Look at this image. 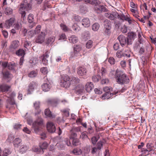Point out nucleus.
<instances>
[{"instance_id":"1","label":"nucleus","mask_w":156,"mask_h":156,"mask_svg":"<svg viewBox=\"0 0 156 156\" xmlns=\"http://www.w3.org/2000/svg\"><path fill=\"white\" fill-rule=\"evenodd\" d=\"M112 73L115 74V78L118 83L124 84L129 82V80L128 77L122 72L116 70L115 72L112 71Z\"/></svg>"},{"instance_id":"2","label":"nucleus","mask_w":156,"mask_h":156,"mask_svg":"<svg viewBox=\"0 0 156 156\" xmlns=\"http://www.w3.org/2000/svg\"><path fill=\"white\" fill-rule=\"evenodd\" d=\"M31 9L30 5L28 3L27 1H24L21 4V7L20 9V13L21 15L22 20L25 21L26 20V10H29Z\"/></svg>"},{"instance_id":"3","label":"nucleus","mask_w":156,"mask_h":156,"mask_svg":"<svg viewBox=\"0 0 156 156\" xmlns=\"http://www.w3.org/2000/svg\"><path fill=\"white\" fill-rule=\"evenodd\" d=\"M43 126H44L43 119L40 117L34 122L32 125V128L34 129V132L36 133H38Z\"/></svg>"},{"instance_id":"4","label":"nucleus","mask_w":156,"mask_h":156,"mask_svg":"<svg viewBox=\"0 0 156 156\" xmlns=\"http://www.w3.org/2000/svg\"><path fill=\"white\" fill-rule=\"evenodd\" d=\"M70 77L67 75L62 76L61 79V86L66 88H68L71 85Z\"/></svg>"},{"instance_id":"5","label":"nucleus","mask_w":156,"mask_h":156,"mask_svg":"<svg viewBox=\"0 0 156 156\" xmlns=\"http://www.w3.org/2000/svg\"><path fill=\"white\" fill-rule=\"evenodd\" d=\"M81 131L80 127H73L70 130L69 138L70 139L76 138L77 136V133Z\"/></svg>"},{"instance_id":"6","label":"nucleus","mask_w":156,"mask_h":156,"mask_svg":"<svg viewBox=\"0 0 156 156\" xmlns=\"http://www.w3.org/2000/svg\"><path fill=\"white\" fill-rule=\"evenodd\" d=\"M105 15L107 18L110 20H113L117 18L118 13L115 12H113L111 13L107 12L105 13Z\"/></svg>"},{"instance_id":"7","label":"nucleus","mask_w":156,"mask_h":156,"mask_svg":"<svg viewBox=\"0 0 156 156\" xmlns=\"http://www.w3.org/2000/svg\"><path fill=\"white\" fill-rule=\"evenodd\" d=\"M136 35L133 32H130L128 33V36L127 37V44L130 45L132 44V41L134 40Z\"/></svg>"},{"instance_id":"8","label":"nucleus","mask_w":156,"mask_h":156,"mask_svg":"<svg viewBox=\"0 0 156 156\" xmlns=\"http://www.w3.org/2000/svg\"><path fill=\"white\" fill-rule=\"evenodd\" d=\"M47 129L50 133H53L56 130L55 127L54 123L51 122H49L47 123Z\"/></svg>"},{"instance_id":"9","label":"nucleus","mask_w":156,"mask_h":156,"mask_svg":"<svg viewBox=\"0 0 156 156\" xmlns=\"http://www.w3.org/2000/svg\"><path fill=\"white\" fill-rule=\"evenodd\" d=\"M45 36V33L42 32L41 34L37 36L36 38L35 41L36 42L40 44L42 43L44 41Z\"/></svg>"},{"instance_id":"10","label":"nucleus","mask_w":156,"mask_h":156,"mask_svg":"<svg viewBox=\"0 0 156 156\" xmlns=\"http://www.w3.org/2000/svg\"><path fill=\"white\" fill-rule=\"evenodd\" d=\"M3 78L7 80V82H9L12 77V76L8 71H6L2 73Z\"/></svg>"},{"instance_id":"11","label":"nucleus","mask_w":156,"mask_h":156,"mask_svg":"<svg viewBox=\"0 0 156 156\" xmlns=\"http://www.w3.org/2000/svg\"><path fill=\"white\" fill-rule=\"evenodd\" d=\"M120 42V44L122 47H123L126 44H127V38L124 36L120 35L117 38Z\"/></svg>"},{"instance_id":"12","label":"nucleus","mask_w":156,"mask_h":156,"mask_svg":"<svg viewBox=\"0 0 156 156\" xmlns=\"http://www.w3.org/2000/svg\"><path fill=\"white\" fill-rule=\"evenodd\" d=\"M15 20V19L14 17H12L9 20H6L4 25L5 27L7 28H9L13 25Z\"/></svg>"},{"instance_id":"13","label":"nucleus","mask_w":156,"mask_h":156,"mask_svg":"<svg viewBox=\"0 0 156 156\" xmlns=\"http://www.w3.org/2000/svg\"><path fill=\"white\" fill-rule=\"evenodd\" d=\"M117 18L122 20V21H123L124 20L127 21L129 24H131V20L128 16H125L123 14L120 15L118 13V16H117Z\"/></svg>"},{"instance_id":"14","label":"nucleus","mask_w":156,"mask_h":156,"mask_svg":"<svg viewBox=\"0 0 156 156\" xmlns=\"http://www.w3.org/2000/svg\"><path fill=\"white\" fill-rule=\"evenodd\" d=\"M7 105H6V108L9 110L13 109L14 108V107L13 105L15 104L14 100H12L7 99L6 100Z\"/></svg>"},{"instance_id":"15","label":"nucleus","mask_w":156,"mask_h":156,"mask_svg":"<svg viewBox=\"0 0 156 156\" xmlns=\"http://www.w3.org/2000/svg\"><path fill=\"white\" fill-rule=\"evenodd\" d=\"M34 16L33 14H30L28 16L27 20L28 22L30 23H32L31 25L29 26L30 28H32L35 25V24L34 22Z\"/></svg>"},{"instance_id":"16","label":"nucleus","mask_w":156,"mask_h":156,"mask_svg":"<svg viewBox=\"0 0 156 156\" xmlns=\"http://www.w3.org/2000/svg\"><path fill=\"white\" fill-rule=\"evenodd\" d=\"M87 70L85 68L83 67H80L78 68L77 73L80 76L85 75L87 73Z\"/></svg>"},{"instance_id":"17","label":"nucleus","mask_w":156,"mask_h":156,"mask_svg":"<svg viewBox=\"0 0 156 156\" xmlns=\"http://www.w3.org/2000/svg\"><path fill=\"white\" fill-rule=\"evenodd\" d=\"M94 9L97 13H100L105 11L106 8L103 5H99L94 7Z\"/></svg>"},{"instance_id":"18","label":"nucleus","mask_w":156,"mask_h":156,"mask_svg":"<svg viewBox=\"0 0 156 156\" xmlns=\"http://www.w3.org/2000/svg\"><path fill=\"white\" fill-rule=\"evenodd\" d=\"M71 84L75 86L80 83V80L77 77L71 76L70 77Z\"/></svg>"},{"instance_id":"19","label":"nucleus","mask_w":156,"mask_h":156,"mask_svg":"<svg viewBox=\"0 0 156 156\" xmlns=\"http://www.w3.org/2000/svg\"><path fill=\"white\" fill-rule=\"evenodd\" d=\"M20 43L18 41L16 40L13 41L10 46V49L12 51L16 49L19 46Z\"/></svg>"},{"instance_id":"20","label":"nucleus","mask_w":156,"mask_h":156,"mask_svg":"<svg viewBox=\"0 0 156 156\" xmlns=\"http://www.w3.org/2000/svg\"><path fill=\"white\" fill-rule=\"evenodd\" d=\"M34 107L35 109V115H37L40 114L41 110L40 109V103L39 102H36L34 104Z\"/></svg>"},{"instance_id":"21","label":"nucleus","mask_w":156,"mask_h":156,"mask_svg":"<svg viewBox=\"0 0 156 156\" xmlns=\"http://www.w3.org/2000/svg\"><path fill=\"white\" fill-rule=\"evenodd\" d=\"M117 93H118V92H114V94L110 92H106L102 96V98L103 99H108L111 97L113 94H116Z\"/></svg>"},{"instance_id":"22","label":"nucleus","mask_w":156,"mask_h":156,"mask_svg":"<svg viewBox=\"0 0 156 156\" xmlns=\"http://www.w3.org/2000/svg\"><path fill=\"white\" fill-rule=\"evenodd\" d=\"M84 87L82 85H79L76 87V93L77 94H81L84 92Z\"/></svg>"},{"instance_id":"23","label":"nucleus","mask_w":156,"mask_h":156,"mask_svg":"<svg viewBox=\"0 0 156 156\" xmlns=\"http://www.w3.org/2000/svg\"><path fill=\"white\" fill-rule=\"evenodd\" d=\"M10 87V86L7 85L5 84H3L0 85V91L2 92H7Z\"/></svg>"},{"instance_id":"24","label":"nucleus","mask_w":156,"mask_h":156,"mask_svg":"<svg viewBox=\"0 0 156 156\" xmlns=\"http://www.w3.org/2000/svg\"><path fill=\"white\" fill-rule=\"evenodd\" d=\"M51 84L49 83H44L42 86V88L43 91L46 92L49 90L51 88Z\"/></svg>"},{"instance_id":"25","label":"nucleus","mask_w":156,"mask_h":156,"mask_svg":"<svg viewBox=\"0 0 156 156\" xmlns=\"http://www.w3.org/2000/svg\"><path fill=\"white\" fill-rule=\"evenodd\" d=\"M82 25L85 27H88L90 25V22L88 18H84L82 21Z\"/></svg>"},{"instance_id":"26","label":"nucleus","mask_w":156,"mask_h":156,"mask_svg":"<svg viewBox=\"0 0 156 156\" xmlns=\"http://www.w3.org/2000/svg\"><path fill=\"white\" fill-rule=\"evenodd\" d=\"M17 64L13 62L8 63V68L9 70H15L17 66Z\"/></svg>"},{"instance_id":"27","label":"nucleus","mask_w":156,"mask_h":156,"mask_svg":"<svg viewBox=\"0 0 156 156\" xmlns=\"http://www.w3.org/2000/svg\"><path fill=\"white\" fill-rule=\"evenodd\" d=\"M94 87L93 85L91 82H87L85 86V89L87 92H90Z\"/></svg>"},{"instance_id":"28","label":"nucleus","mask_w":156,"mask_h":156,"mask_svg":"<svg viewBox=\"0 0 156 156\" xmlns=\"http://www.w3.org/2000/svg\"><path fill=\"white\" fill-rule=\"evenodd\" d=\"M22 140L20 138H16L13 141V144L14 147L18 148L19 146H20V144Z\"/></svg>"},{"instance_id":"29","label":"nucleus","mask_w":156,"mask_h":156,"mask_svg":"<svg viewBox=\"0 0 156 156\" xmlns=\"http://www.w3.org/2000/svg\"><path fill=\"white\" fill-rule=\"evenodd\" d=\"M27 149V147L25 145L23 144L20 146L19 151L20 153L22 154L26 152Z\"/></svg>"},{"instance_id":"30","label":"nucleus","mask_w":156,"mask_h":156,"mask_svg":"<svg viewBox=\"0 0 156 156\" xmlns=\"http://www.w3.org/2000/svg\"><path fill=\"white\" fill-rule=\"evenodd\" d=\"M49 105L53 106H56L58 104V100L56 99L49 100L48 101Z\"/></svg>"},{"instance_id":"31","label":"nucleus","mask_w":156,"mask_h":156,"mask_svg":"<svg viewBox=\"0 0 156 156\" xmlns=\"http://www.w3.org/2000/svg\"><path fill=\"white\" fill-rule=\"evenodd\" d=\"M36 86V84L35 83L32 82L30 83L29 86V88L28 90V93L30 94L31 91H32Z\"/></svg>"},{"instance_id":"32","label":"nucleus","mask_w":156,"mask_h":156,"mask_svg":"<svg viewBox=\"0 0 156 156\" xmlns=\"http://www.w3.org/2000/svg\"><path fill=\"white\" fill-rule=\"evenodd\" d=\"M104 28H111V22L108 20H105L104 22Z\"/></svg>"},{"instance_id":"33","label":"nucleus","mask_w":156,"mask_h":156,"mask_svg":"<svg viewBox=\"0 0 156 156\" xmlns=\"http://www.w3.org/2000/svg\"><path fill=\"white\" fill-rule=\"evenodd\" d=\"M55 40V37L54 36H51L47 39L46 41V44H51L54 42Z\"/></svg>"},{"instance_id":"34","label":"nucleus","mask_w":156,"mask_h":156,"mask_svg":"<svg viewBox=\"0 0 156 156\" xmlns=\"http://www.w3.org/2000/svg\"><path fill=\"white\" fill-rule=\"evenodd\" d=\"M8 95L7 97L9 98L8 99L12 100H14L13 99V98L15 97L16 96V93L14 91H9L7 94Z\"/></svg>"},{"instance_id":"35","label":"nucleus","mask_w":156,"mask_h":156,"mask_svg":"<svg viewBox=\"0 0 156 156\" xmlns=\"http://www.w3.org/2000/svg\"><path fill=\"white\" fill-rule=\"evenodd\" d=\"M33 150L34 151L38 153L43 154L44 152V151L41 150L40 147H34L33 148Z\"/></svg>"},{"instance_id":"36","label":"nucleus","mask_w":156,"mask_h":156,"mask_svg":"<svg viewBox=\"0 0 156 156\" xmlns=\"http://www.w3.org/2000/svg\"><path fill=\"white\" fill-rule=\"evenodd\" d=\"M56 146L59 149H64L65 146L62 141L57 143L56 145Z\"/></svg>"},{"instance_id":"37","label":"nucleus","mask_w":156,"mask_h":156,"mask_svg":"<svg viewBox=\"0 0 156 156\" xmlns=\"http://www.w3.org/2000/svg\"><path fill=\"white\" fill-rule=\"evenodd\" d=\"M11 153V149L5 148L3 151V156H7Z\"/></svg>"},{"instance_id":"38","label":"nucleus","mask_w":156,"mask_h":156,"mask_svg":"<svg viewBox=\"0 0 156 156\" xmlns=\"http://www.w3.org/2000/svg\"><path fill=\"white\" fill-rule=\"evenodd\" d=\"M72 152L75 155H78L82 153V151L80 149L76 148L73 150Z\"/></svg>"},{"instance_id":"39","label":"nucleus","mask_w":156,"mask_h":156,"mask_svg":"<svg viewBox=\"0 0 156 156\" xmlns=\"http://www.w3.org/2000/svg\"><path fill=\"white\" fill-rule=\"evenodd\" d=\"M69 41L73 43H76L78 41V39L75 36L73 35L69 38Z\"/></svg>"},{"instance_id":"40","label":"nucleus","mask_w":156,"mask_h":156,"mask_svg":"<svg viewBox=\"0 0 156 156\" xmlns=\"http://www.w3.org/2000/svg\"><path fill=\"white\" fill-rule=\"evenodd\" d=\"M99 27V24L98 23H95L92 26V30L94 31H97Z\"/></svg>"},{"instance_id":"41","label":"nucleus","mask_w":156,"mask_h":156,"mask_svg":"<svg viewBox=\"0 0 156 156\" xmlns=\"http://www.w3.org/2000/svg\"><path fill=\"white\" fill-rule=\"evenodd\" d=\"M38 62V60L37 58H32L30 60V62L32 65H35Z\"/></svg>"},{"instance_id":"42","label":"nucleus","mask_w":156,"mask_h":156,"mask_svg":"<svg viewBox=\"0 0 156 156\" xmlns=\"http://www.w3.org/2000/svg\"><path fill=\"white\" fill-rule=\"evenodd\" d=\"M16 54L18 56H23L25 53L24 51L22 49H20L16 52Z\"/></svg>"},{"instance_id":"43","label":"nucleus","mask_w":156,"mask_h":156,"mask_svg":"<svg viewBox=\"0 0 156 156\" xmlns=\"http://www.w3.org/2000/svg\"><path fill=\"white\" fill-rule=\"evenodd\" d=\"M101 79V76L99 75H94L92 77V80L94 82L98 81Z\"/></svg>"},{"instance_id":"44","label":"nucleus","mask_w":156,"mask_h":156,"mask_svg":"<svg viewBox=\"0 0 156 156\" xmlns=\"http://www.w3.org/2000/svg\"><path fill=\"white\" fill-rule=\"evenodd\" d=\"M146 146L147 149H146V150H145V151H151L154 147V146H153L151 143H147Z\"/></svg>"},{"instance_id":"45","label":"nucleus","mask_w":156,"mask_h":156,"mask_svg":"<svg viewBox=\"0 0 156 156\" xmlns=\"http://www.w3.org/2000/svg\"><path fill=\"white\" fill-rule=\"evenodd\" d=\"M72 139H73L72 144L73 146H76L79 144V140L78 139L76 138Z\"/></svg>"},{"instance_id":"46","label":"nucleus","mask_w":156,"mask_h":156,"mask_svg":"<svg viewBox=\"0 0 156 156\" xmlns=\"http://www.w3.org/2000/svg\"><path fill=\"white\" fill-rule=\"evenodd\" d=\"M45 115L49 117H53L51 113V112L50 111L49 109L48 108L46 109L44 111Z\"/></svg>"},{"instance_id":"47","label":"nucleus","mask_w":156,"mask_h":156,"mask_svg":"<svg viewBox=\"0 0 156 156\" xmlns=\"http://www.w3.org/2000/svg\"><path fill=\"white\" fill-rule=\"evenodd\" d=\"M12 9L9 7H7L5 10V13L7 15H10L12 13Z\"/></svg>"},{"instance_id":"48","label":"nucleus","mask_w":156,"mask_h":156,"mask_svg":"<svg viewBox=\"0 0 156 156\" xmlns=\"http://www.w3.org/2000/svg\"><path fill=\"white\" fill-rule=\"evenodd\" d=\"M48 146V144L46 142H43L41 145H40V147L41 150L43 151L44 150L46 149Z\"/></svg>"},{"instance_id":"49","label":"nucleus","mask_w":156,"mask_h":156,"mask_svg":"<svg viewBox=\"0 0 156 156\" xmlns=\"http://www.w3.org/2000/svg\"><path fill=\"white\" fill-rule=\"evenodd\" d=\"M115 29H118L121 25V23L116 19L115 20Z\"/></svg>"},{"instance_id":"50","label":"nucleus","mask_w":156,"mask_h":156,"mask_svg":"<svg viewBox=\"0 0 156 156\" xmlns=\"http://www.w3.org/2000/svg\"><path fill=\"white\" fill-rule=\"evenodd\" d=\"M100 3L101 2L99 0H94L91 2L90 1V3H90L92 5H94L95 6H96L97 5H99Z\"/></svg>"},{"instance_id":"51","label":"nucleus","mask_w":156,"mask_h":156,"mask_svg":"<svg viewBox=\"0 0 156 156\" xmlns=\"http://www.w3.org/2000/svg\"><path fill=\"white\" fill-rule=\"evenodd\" d=\"M130 52L129 50H126L125 52L123 53V56L129 57L130 56Z\"/></svg>"},{"instance_id":"52","label":"nucleus","mask_w":156,"mask_h":156,"mask_svg":"<svg viewBox=\"0 0 156 156\" xmlns=\"http://www.w3.org/2000/svg\"><path fill=\"white\" fill-rule=\"evenodd\" d=\"M93 42L91 40L88 41L86 44V47L88 49L91 48L93 46Z\"/></svg>"},{"instance_id":"53","label":"nucleus","mask_w":156,"mask_h":156,"mask_svg":"<svg viewBox=\"0 0 156 156\" xmlns=\"http://www.w3.org/2000/svg\"><path fill=\"white\" fill-rule=\"evenodd\" d=\"M69 109L66 108L61 110V112L63 113L66 116L68 117L69 116Z\"/></svg>"},{"instance_id":"54","label":"nucleus","mask_w":156,"mask_h":156,"mask_svg":"<svg viewBox=\"0 0 156 156\" xmlns=\"http://www.w3.org/2000/svg\"><path fill=\"white\" fill-rule=\"evenodd\" d=\"M37 73L35 71H33L28 74V76L30 78H33L36 76Z\"/></svg>"},{"instance_id":"55","label":"nucleus","mask_w":156,"mask_h":156,"mask_svg":"<svg viewBox=\"0 0 156 156\" xmlns=\"http://www.w3.org/2000/svg\"><path fill=\"white\" fill-rule=\"evenodd\" d=\"M63 142L64 143L65 145L66 144L68 146H70L71 145V142L70 141L69 139L66 138L64 139L63 141Z\"/></svg>"},{"instance_id":"56","label":"nucleus","mask_w":156,"mask_h":156,"mask_svg":"<svg viewBox=\"0 0 156 156\" xmlns=\"http://www.w3.org/2000/svg\"><path fill=\"white\" fill-rule=\"evenodd\" d=\"M81 49V47L79 45H76L74 47V52H76L80 51Z\"/></svg>"},{"instance_id":"57","label":"nucleus","mask_w":156,"mask_h":156,"mask_svg":"<svg viewBox=\"0 0 156 156\" xmlns=\"http://www.w3.org/2000/svg\"><path fill=\"white\" fill-rule=\"evenodd\" d=\"M80 138L84 140L86 138H88V137L85 132H83L80 135Z\"/></svg>"},{"instance_id":"58","label":"nucleus","mask_w":156,"mask_h":156,"mask_svg":"<svg viewBox=\"0 0 156 156\" xmlns=\"http://www.w3.org/2000/svg\"><path fill=\"white\" fill-rule=\"evenodd\" d=\"M40 71L41 73L44 74H47L48 73L47 68L46 67H42L40 69Z\"/></svg>"},{"instance_id":"59","label":"nucleus","mask_w":156,"mask_h":156,"mask_svg":"<svg viewBox=\"0 0 156 156\" xmlns=\"http://www.w3.org/2000/svg\"><path fill=\"white\" fill-rule=\"evenodd\" d=\"M14 138V136L13 134H10L9 136L7 139V140L10 142L11 141H13Z\"/></svg>"},{"instance_id":"60","label":"nucleus","mask_w":156,"mask_h":156,"mask_svg":"<svg viewBox=\"0 0 156 156\" xmlns=\"http://www.w3.org/2000/svg\"><path fill=\"white\" fill-rule=\"evenodd\" d=\"M111 28H104L105 33L106 35H109L111 33Z\"/></svg>"},{"instance_id":"61","label":"nucleus","mask_w":156,"mask_h":156,"mask_svg":"<svg viewBox=\"0 0 156 156\" xmlns=\"http://www.w3.org/2000/svg\"><path fill=\"white\" fill-rule=\"evenodd\" d=\"M41 28V26L40 25H38L36 27L35 30V34H38L40 31Z\"/></svg>"},{"instance_id":"62","label":"nucleus","mask_w":156,"mask_h":156,"mask_svg":"<svg viewBox=\"0 0 156 156\" xmlns=\"http://www.w3.org/2000/svg\"><path fill=\"white\" fill-rule=\"evenodd\" d=\"M60 27H61L62 29L65 31H67L68 30V28L66 26L63 24H60Z\"/></svg>"},{"instance_id":"63","label":"nucleus","mask_w":156,"mask_h":156,"mask_svg":"<svg viewBox=\"0 0 156 156\" xmlns=\"http://www.w3.org/2000/svg\"><path fill=\"white\" fill-rule=\"evenodd\" d=\"M103 90L105 93L110 92L112 90V88L108 87H105L104 88Z\"/></svg>"},{"instance_id":"64","label":"nucleus","mask_w":156,"mask_h":156,"mask_svg":"<svg viewBox=\"0 0 156 156\" xmlns=\"http://www.w3.org/2000/svg\"><path fill=\"white\" fill-rule=\"evenodd\" d=\"M102 144L101 141H99L97 144V148L98 150H100L102 147Z\"/></svg>"}]
</instances>
